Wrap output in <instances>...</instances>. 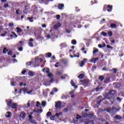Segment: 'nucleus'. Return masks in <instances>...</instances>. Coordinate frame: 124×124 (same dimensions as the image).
I'll list each match as a JSON object with an SVG mask.
<instances>
[{
    "mask_svg": "<svg viewBox=\"0 0 124 124\" xmlns=\"http://www.w3.org/2000/svg\"><path fill=\"white\" fill-rule=\"evenodd\" d=\"M101 34H102V35H103L104 36H107V33L104 32V31H102L101 32Z\"/></svg>",
    "mask_w": 124,
    "mask_h": 124,
    "instance_id": "nucleus-39",
    "label": "nucleus"
},
{
    "mask_svg": "<svg viewBox=\"0 0 124 124\" xmlns=\"http://www.w3.org/2000/svg\"><path fill=\"white\" fill-rule=\"evenodd\" d=\"M99 90H100V88H99V87H97V88H96V92H98Z\"/></svg>",
    "mask_w": 124,
    "mask_h": 124,
    "instance_id": "nucleus-62",
    "label": "nucleus"
},
{
    "mask_svg": "<svg viewBox=\"0 0 124 124\" xmlns=\"http://www.w3.org/2000/svg\"><path fill=\"white\" fill-rule=\"evenodd\" d=\"M8 55H9V56H11V55H12V51H9L8 52Z\"/></svg>",
    "mask_w": 124,
    "mask_h": 124,
    "instance_id": "nucleus-55",
    "label": "nucleus"
},
{
    "mask_svg": "<svg viewBox=\"0 0 124 124\" xmlns=\"http://www.w3.org/2000/svg\"><path fill=\"white\" fill-rule=\"evenodd\" d=\"M17 82L16 81H13V80L11 79V85L12 86H16Z\"/></svg>",
    "mask_w": 124,
    "mask_h": 124,
    "instance_id": "nucleus-19",
    "label": "nucleus"
},
{
    "mask_svg": "<svg viewBox=\"0 0 124 124\" xmlns=\"http://www.w3.org/2000/svg\"><path fill=\"white\" fill-rule=\"evenodd\" d=\"M99 79L100 80V81H103V80H104V77H103V76H101L99 78Z\"/></svg>",
    "mask_w": 124,
    "mask_h": 124,
    "instance_id": "nucleus-37",
    "label": "nucleus"
},
{
    "mask_svg": "<svg viewBox=\"0 0 124 124\" xmlns=\"http://www.w3.org/2000/svg\"><path fill=\"white\" fill-rule=\"evenodd\" d=\"M32 63H33L32 62H26V65H31Z\"/></svg>",
    "mask_w": 124,
    "mask_h": 124,
    "instance_id": "nucleus-46",
    "label": "nucleus"
},
{
    "mask_svg": "<svg viewBox=\"0 0 124 124\" xmlns=\"http://www.w3.org/2000/svg\"><path fill=\"white\" fill-rule=\"evenodd\" d=\"M61 98L62 99H67V95H65L63 94L62 96L61 97Z\"/></svg>",
    "mask_w": 124,
    "mask_h": 124,
    "instance_id": "nucleus-29",
    "label": "nucleus"
},
{
    "mask_svg": "<svg viewBox=\"0 0 124 124\" xmlns=\"http://www.w3.org/2000/svg\"><path fill=\"white\" fill-rule=\"evenodd\" d=\"M34 60L35 62H33V64H39L38 61L39 60V58L38 57H36Z\"/></svg>",
    "mask_w": 124,
    "mask_h": 124,
    "instance_id": "nucleus-10",
    "label": "nucleus"
},
{
    "mask_svg": "<svg viewBox=\"0 0 124 124\" xmlns=\"http://www.w3.org/2000/svg\"><path fill=\"white\" fill-rule=\"evenodd\" d=\"M106 111H107L108 113H109V114H110V113H116V111H115V107H113L111 108H108L106 109Z\"/></svg>",
    "mask_w": 124,
    "mask_h": 124,
    "instance_id": "nucleus-2",
    "label": "nucleus"
},
{
    "mask_svg": "<svg viewBox=\"0 0 124 124\" xmlns=\"http://www.w3.org/2000/svg\"><path fill=\"white\" fill-rule=\"evenodd\" d=\"M47 56L48 58H50L52 56V53L48 52L47 53Z\"/></svg>",
    "mask_w": 124,
    "mask_h": 124,
    "instance_id": "nucleus-48",
    "label": "nucleus"
},
{
    "mask_svg": "<svg viewBox=\"0 0 124 124\" xmlns=\"http://www.w3.org/2000/svg\"><path fill=\"white\" fill-rule=\"evenodd\" d=\"M78 78L79 79H83L84 78V74H81L78 76Z\"/></svg>",
    "mask_w": 124,
    "mask_h": 124,
    "instance_id": "nucleus-26",
    "label": "nucleus"
},
{
    "mask_svg": "<svg viewBox=\"0 0 124 124\" xmlns=\"http://www.w3.org/2000/svg\"><path fill=\"white\" fill-rule=\"evenodd\" d=\"M112 7H113V6H110V5H108V12H111V11H112Z\"/></svg>",
    "mask_w": 124,
    "mask_h": 124,
    "instance_id": "nucleus-24",
    "label": "nucleus"
},
{
    "mask_svg": "<svg viewBox=\"0 0 124 124\" xmlns=\"http://www.w3.org/2000/svg\"><path fill=\"white\" fill-rule=\"evenodd\" d=\"M25 10L23 11V13H25V14H27V11L28 9H30V7L29 6H25Z\"/></svg>",
    "mask_w": 124,
    "mask_h": 124,
    "instance_id": "nucleus-17",
    "label": "nucleus"
},
{
    "mask_svg": "<svg viewBox=\"0 0 124 124\" xmlns=\"http://www.w3.org/2000/svg\"><path fill=\"white\" fill-rule=\"evenodd\" d=\"M60 46H61L62 48H65V47H67V45L66 44L63 43L60 45Z\"/></svg>",
    "mask_w": 124,
    "mask_h": 124,
    "instance_id": "nucleus-22",
    "label": "nucleus"
},
{
    "mask_svg": "<svg viewBox=\"0 0 124 124\" xmlns=\"http://www.w3.org/2000/svg\"><path fill=\"white\" fill-rule=\"evenodd\" d=\"M6 52H8V50L6 48V47H4L3 50V53L6 54Z\"/></svg>",
    "mask_w": 124,
    "mask_h": 124,
    "instance_id": "nucleus-30",
    "label": "nucleus"
},
{
    "mask_svg": "<svg viewBox=\"0 0 124 124\" xmlns=\"http://www.w3.org/2000/svg\"><path fill=\"white\" fill-rule=\"evenodd\" d=\"M6 35V32H5L4 33H2L1 34V36H5Z\"/></svg>",
    "mask_w": 124,
    "mask_h": 124,
    "instance_id": "nucleus-63",
    "label": "nucleus"
},
{
    "mask_svg": "<svg viewBox=\"0 0 124 124\" xmlns=\"http://www.w3.org/2000/svg\"><path fill=\"white\" fill-rule=\"evenodd\" d=\"M62 112L56 113L55 114V117H56L57 118H59V117H60V116H62Z\"/></svg>",
    "mask_w": 124,
    "mask_h": 124,
    "instance_id": "nucleus-23",
    "label": "nucleus"
},
{
    "mask_svg": "<svg viewBox=\"0 0 124 124\" xmlns=\"http://www.w3.org/2000/svg\"><path fill=\"white\" fill-rule=\"evenodd\" d=\"M47 76L49 78H53V74H52L51 73H49L47 74Z\"/></svg>",
    "mask_w": 124,
    "mask_h": 124,
    "instance_id": "nucleus-31",
    "label": "nucleus"
},
{
    "mask_svg": "<svg viewBox=\"0 0 124 124\" xmlns=\"http://www.w3.org/2000/svg\"><path fill=\"white\" fill-rule=\"evenodd\" d=\"M116 93L117 92L115 90L110 91L108 93L107 99H109V100H114V97L116 96Z\"/></svg>",
    "mask_w": 124,
    "mask_h": 124,
    "instance_id": "nucleus-1",
    "label": "nucleus"
},
{
    "mask_svg": "<svg viewBox=\"0 0 124 124\" xmlns=\"http://www.w3.org/2000/svg\"><path fill=\"white\" fill-rule=\"evenodd\" d=\"M28 20H29L31 23H32L33 22V17H28Z\"/></svg>",
    "mask_w": 124,
    "mask_h": 124,
    "instance_id": "nucleus-32",
    "label": "nucleus"
},
{
    "mask_svg": "<svg viewBox=\"0 0 124 124\" xmlns=\"http://www.w3.org/2000/svg\"><path fill=\"white\" fill-rule=\"evenodd\" d=\"M27 116V114L26 113V112H25L24 111H23L22 112H21L19 117L20 118H21L22 119H23V120H24V119H25V118H26V116Z\"/></svg>",
    "mask_w": 124,
    "mask_h": 124,
    "instance_id": "nucleus-6",
    "label": "nucleus"
},
{
    "mask_svg": "<svg viewBox=\"0 0 124 124\" xmlns=\"http://www.w3.org/2000/svg\"><path fill=\"white\" fill-rule=\"evenodd\" d=\"M11 107L12 109H16V108H17V104L15 103H13Z\"/></svg>",
    "mask_w": 124,
    "mask_h": 124,
    "instance_id": "nucleus-13",
    "label": "nucleus"
},
{
    "mask_svg": "<svg viewBox=\"0 0 124 124\" xmlns=\"http://www.w3.org/2000/svg\"><path fill=\"white\" fill-rule=\"evenodd\" d=\"M85 124H94V122L93 121H85L84 122Z\"/></svg>",
    "mask_w": 124,
    "mask_h": 124,
    "instance_id": "nucleus-16",
    "label": "nucleus"
},
{
    "mask_svg": "<svg viewBox=\"0 0 124 124\" xmlns=\"http://www.w3.org/2000/svg\"><path fill=\"white\" fill-rule=\"evenodd\" d=\"M66 76H67V75L65 74L64 75L61 76V78L62 79H65V78H66Z\"/></svg>",
    "mask_w": 124,
    "mask_h": 124,
    "instance_id": "nucleus-40",
    "label": "nucleus"
},
{
    "mask_svg": "<svg viewBox=\"0 0 124 124\" xmlns=\"http://www.w3.org/2000/svg\"><path fill=\"white\" fill-rule=\"evenodd\" d=\"M18 51H19V52H22V51H23V47H20L18 49Z\"/></svg>",
    "mask_w": 124,
    "mask_h": 124,
    "instance_id": "nucleus-54",
    "label": "nucleus"
},
{
    "mask_svg": "<svg viewBox=\"0 0 124 124\" xmlns=\"http://www.w3.org/2000/svg\"><path fill=\"white\" fill-rule=\"evenodd\" d=\"M64 7V4H63V3H60L58 5V8H59V9H60V10H62Z\"/></svg>",
    "mask_w": 124,
    "mask_h": 124,
    "instance_id": "nucleus-7",
    "label": "nucleus"
},
{
    "mask_svg": "<svg viewBox=\"0 0 124 124\" xmlns=\"http://www.w3.org/2000/svg\"><path fill=\"white\" fill-rule=\"evenodd\" d=\"M56 18L58 20H60V19H61V16L60 15H57L56 16Z\"/></svg>",
    "mask_w": 124,
    "mask_h": 124,
    "instance_id": "nucleus-50",
    "label": "nucleus"
},
{
    "mask_svg": "<svg viewBox=\"0 0 124 124\" xmlns=\"http://www.w3.org/2000/svg\"><path fill=\"white\" fill-rule=\"evenodd\" d=\"M76 120L78 121L79 119H81V116H80L78 114L77 115V117L76 118Z\"/></svg>",
    "mask_w": 124,
    "mask_h": 124,
    "instance_id": "nucleus-42",
    "label": "nucleus"
},
{
    "mask_svg": "<svg viewBox=\"0 0 124 124\" xmlns=\"http://www.w3.org/2000/svg\"><path fill=\"white\" fill-rule=\"evenodd\" d=\"M29 120H32V116H31V115H30L29 116Z\"/></svg>",
    "mask_w": 124,
    "mask_h": 124,
    "instance_id": "nucleus-60",
    "label": "nucleus"
},
{
    "mask_svg": "<svg viewBox=\"0 0 124 124\" xmlns=\"http://www.w3.org/2000/svg\"><path fill=\"white\" fill-rule=\"evenodd\" d=\"M6 114H8V115H5V117H6V118H11V117L12 116V113L10 111L7 112Z\"/></svg>",
    "mask_w": 124,
    "mask_h": 124,
    "instance_id": "nucleus-9",
    "label": "nucleus"
},
{
    "mask_svg": "<svg viewBox=\"0 0 124 124\" xmlns=\"http://www.w3.org/2000/svg\"><path fill=\"white\" fill-rule=\"evenodd\" d=\"M52 91H54V93H57L58 90L57 88H54Z\"/></svg>",
    "mask_w": 124,
    "mask_h": 124,
    "instance_id": "nucleus-52",
    "label": "nucleus"
},
{
    "mask_svg": "<svg viewBox=\"0 0 124 124\" xmlns=\"http://www.w3.org/2000/svg\"><path fill=\"white\" fill-rule=\"evenodd\" d=\"M28 44L30 47H33V44L32 43V42H29Z\"/></svg>",
    "mask_w": 124,
    "mask_h": 124,
    "instance_id": "nucleus-36",
    "label": "nucleus"
},
{
    "mask_svg": "<svg viewBox=\"0 0 124 124\" xmlns=\"http://www.w3.org/2000/svg\"><path fill=\"white\" fill-rule=\"evenodd\" d=\"M58 64H60V62H57L56 63V64H55V67H59Z\"/></svg>",
    "mask_w": 124,
    "mask_h": 124,
    "instance_id": "nucleus-51",
    "label": "nucleus"
},
{
    "mask_svg": "<svg viewBox=\"0 0 124 124\" xmlns=\"http://www.w3.org/2000/svg\"><path fill=\"white\" fill-rule=\"evenodd\" d=\"M71 85L73 86L75 85V84L74 83V81H73V80H71Z\"/></svg>",
    "mask_w": 124,
    "mask_h": 124,
    "instance_id": "nucleus-57",
    "label": "nucleus"
},
{
    "mask_svg": "<svg viewBox=\"0 0 124 124\" xmlns=\"http://www.w3.org/2000/svg\"><path fill=\"white\" fill-rule=\"evenodd\" d=\"M12 33L14 34L16 37H18V35H17V34H16L15 32H12Z\"/></svg>",
    "mask_w": 124,
    "mask_h": 124,
    "instance_id": "nucleus-58",
    "label": "nucleus"
},
{
    "mask_svg": "<svg viewBox=\"0 0 124 124\" xmlns=\"http://www.w3.org/2000/svg\"><path fill=\"white\" fill-rule=\"evenodd\" d=\"M17 47H21V46H23V41H20L19 42L18 44H16Z\"/></svg>",
    "mask_w": 124,
    "mask_h": 124,
    "instance_id": "nucleus-20",
    "label": "nucleus"
},
{
    "mask_svg": "<svg viewBox=\"0 0 124 124\" xmlns=\"http://www.w3.org/2000/svg\"><path fill=\"white\" fill-rule=\"evenodd\" d=\"M111 28H112V29H114V28H117V25L115 23H112L110 25Z\"/></svg>",
    "mask_w": 124,
    "mask_h": 124,
    "instance_id": "nucleus-27",
    "label": "nucleus"
},
{
    "mask_svg": "<svg viewBox=\"0 0 124 124\" xmlns=\"http://www.w3.org/2000/svg\"><path fill=\"white\" fill-rule=\"evenodd\" d=\"M26 72H27V71H26V70H24L21 72V73H22V74L24 75L25 73H26Z\"/></svg>",
    "mask_w": 124,
    "mask_h": 124,
    "instance_id": "nucleus-59",
    "label": "nucleus"
},
{
    "mask_svg": "<svg viewBox=\"0 0 124 124\" xmlns=\"http://www.w3.org/2000/svg\"><path fill=\"white\" fill-rule=\"evenodd\" d=\"M51 115H52V113H51V112H48L46 113L47 117H50V116H51Z\"/></svg>",
    "mask_w": 124,
    "mask_h": 124,
    "instance_id": "nucleus-44",
    "label": "nucleus"
},
{
    "mask_svg": "<svg viewBox=\"0 0 124 124\" xmlns=\"http://www.w3.org/2000/svg\"><path fill=\"white\" fill-rule=\"evenodd\" d=\"M123 117L121 115H117L114 117L115 120H122Z\"/></svg>",
    "mask_w": 124,
    "mask_h": 124,
    "instance_id": "nucleus-14",
    "label": "nucleus"
},
{
    "mask_svg": "<svg viewBox=\"0 0 124 124\" xmlns=\"http://www.w3.org/2000/svg\"><path fill=\"white\" fill-rule=\"evenodd\" d=\"M6 102H7V105L9 107H11L13 102H12V100H6Z\"/></svg>",
    "mask_w": 124,
    "mask_h": 124,
    "instance_id": "nucleus-4",
    "label": "nucleus"
},
{
    "mask_svg": "<svg viewBox=\"0 0 124 124\" xmlns=\"http://www.w3.org/2000/svg\"><path fill=\"white\" fill-rule=\"evenodd\" d=\"M121 109V107H118V108H116V107H115V112L116 113V112H118V111H119Z\"/></svg>",
    "mask_w": 124,
    "mask_h": 124,
    "instance_id": "nucleus-28",
    "label": "nucleus"
},
{
    "mask_svg": "<svg viewBox=\"0 0 124 124\" xmlns=\"http://www.w3.org/2000/svg\"><path fill=\"white\" fill-rule=\"evenodd\" d=\"M71 43L73 45H76V44H77V42L76 41V40H73L71 41Z\"/></svg>",
    "mask_w": 124,
    "mask_h": 124,
    "instance_id": "nucleus-25",
    "label": "nucleus"
},
{
    "mask_svg": "<svg viewBox=\"0 0 124 124\" xmlns=\"http://www.w3.org/2000/svg\"><path fill=\"white\" fill-rule=\"evenodd\" d=\"M13 26H14V24H13L12 23H10L9 24V27H10V28H12V27H13Z\"/></svg>",
    "mask_w": 124,
    "mask_h": 124,
    "instance_id": "nucleus-47",
    "label": "nucleus"
},
{
    "mask_svg": "<svg viewBox=\"0 0 124 124\" xmlns=\"http://www.w3.org/2000/svg\"><path fill=\"white\" fill-rule=\"evenodd\" d=\"M108 34L109 36H112L113 35V33L111 31H109L108 32Z\"/></svg>",
    "mask_w": 124,
    "mask_h": 124,
    "instance_id": "nucleus-38",
    "label": "nucleus"
},
{
    "mask_svg": "<svg viewBox=\"0 0 124 124\" xmlns=\"http://www.w3.org/2000/svg\"><path fill=\"white\" fill-rule=\"evenodd\" d=\"M62 72L61 71H58L57 72V75L60 76V75H62Z\"/></svg>",
    "mask_w": 124,
    "mask_h": 124,
    "instance_id": "nucleus-33",
    "label": "nucleus"
},
{
    "mask_svg": "<svg viewBox=\"0 0 124 124\" xmlns=\"http://www.w3.org/2000/svg\"><path fill=\"white\" fill-rule=\"evenodd\" d=\"M112 71H113V73H117L118 70L116 69L115 68H112Z\"/></svg>",
    "mask_w": 124,
    "mask_h": 124,
    "instance_id": "nucleus-41",
    "label": "nucleus"
},
{
    "mask_svg": "<svg viewBox=\"0 0 124 124\" xmlns=\"http://www.w3.org/2000/svg\"><path fill=\"white\" fill-rule=\"evenodd\" d=\"M61 27H62V24L58 22L54 26V30H58V29H59V28H61Z\"/></svg>",
    "mask_w": 124,
    "mask_h": 124,
    "instance_id": "nucleus-5",
    "label": "nucleus"
},
{
    "mask_svg": "<svg viewBox=\"0 0 124 124\" xmlns=\"http://www.w3.org/2000/svg\"><path fill=\"white\" fill-rule=\"evenodd\" d=\"M62 107V102L60 101H58L56 102H55V107L56 108V109H59V108H61Z\"/></svg>",
    "mask_w": 124,
    "mask_h": 124,
    "instance_id": "nucleus-3",
    "label": "nucleus"
},
{
    "mask_svg": "<svg viewBox=\"0 0 124 124\" xmlns=\"http://www.w3.org/2000/svg\"><path fill=\"white\" fill-rule=\"evenodd\" d=\"M56 117L55 115H54L53 116H51L50 117V120H51L52 121H55V117Z\"/></svg>",
    "mask_w": 124,
    "mask_h": 124,
    "instance_id": "nucleus-45",
    "label": "nucleus"
},
{
    "mask_svg": "<svg viewBox=\"0 0 124 124\" xmlns=\"http://www.w3.org/2000/svg\"><path fill=\"white\" fill-rule=\"evenodd\" d=\"M97 61H98V58H93L91 60L90 62H93V63H95Z\"/></svg>",
    "mask_w": 124,
    "mask_h": 124,
    "instance_id": "nucleus-11",
    "label": "nucleus"
},
{
    "mask_svg": "<svg viewBox=\"0 0 124 124\" xmlns=\"http://www.w3.org/2000/svg\"><path fill=\"white\" fill-rule=\"evenodd\" d=\"M87 62V59H84L83 60V61H82L79 64L80 66L81 67H83V66H84V65H85V62Z\"/></svg>",
    "mask_w": 124,
    "mask_h": 124,
    "instance_id": "nucleus-8",
    "label": "nucleus"
},
{
    "mask_svg": "<svg viewBox=\"0 0 124 124\" xmlns=\"http://www.w3.org/2000/svg\"><path fill=\"white\" fill-rule=\"evenodd\" d=\"M41 105V104H40V103L39 101H37L36 102V107H40V106Z\"/></svg>",
    "mask_w": 124,
    "mask_h": 124,
    "instance_id": "nucleus-35",
    "label": "nucleus"
},
{
    "mask_svg": "<svg viewBox=\"0 0 124 124\" xmlns=\"http://www.w3.org/2000/svg\"><path fill=\"white\" fill-rule=\"evenodd\" d=\"M9 5L8 3H5L4 5V7H5V8H6V7H8Z\"/></svg>",
    "mask_w": 124,
    "mask_h": 124,
    "instance_id": "nucleus-53",
    "label": "nucleus"
},
{
    "mask_svg": "<svg viewBox=\"0 0 124 124\" xmlns=\"http://www.w3.org/2000/svg\"><path fill=\"white\" fill-rule=\"evenodd\" d=\"M46 101H42V106H43V107H45V106H46Z\"/></svg>",
    "mask_w": 124,
    "mask_h": 124,
    "instance_id": "nucleus-34",
    "label": "nucleus"
},
{
    "mask_svg": "<svg viewBox=\"0 0 124 124\" xmlns=\"http://www.w3.org/2000/svg\"><path fill=\"white\" fill-rule=\"evenodd\" d=\"M28 75L29 76H31L33 77V76H34V73L31 71H30L29 72Z\"/></svg>",
    "mask_w": 124,
    "mask_h": 124,
    "instance_id": "nucleus-21",
    "label": "nucleus"
},
{
    "mask_svg": "<svg viewBox=\"0 0 124 124\" xmlns=\"http://www.w3.org/2000/svg\"><path fill=\"white\" fill-rule=\"evenodd\" d=\"M34 105V101H32L31 102V106H33Z\"/></svg>",
    "mask_w": 124,
    "mask_h": 124,
    "instance_id": "nucleus-61",
    "label": "nucleus"
},
{
    "mask_svg": "<svg viewBox=\"0 0 124 124\" xmlns=\"http://www.w3.org/2000/svg\"><path fill=\"white\" fill-rule=\"evenodd\" d=\"M103 100H104V99H102L100 101H98L97 102V103L98 104V105H100V103H101V102H102V101H103Z\"/></svg>",
    "mask_w": 124,
    "mask_h": 124,
    "instance_id": "nucleus-43",
    "label": "nucleus"
},
{
    "mask_svg": "<svg viewBox=\"0 0 124 124\" xmlns=\"http://www.w3.org/2000/svg\"><path fill=\"white\" fill-rule=\"evenodd\" d=\"M16 30H17V34H18V35H19L20 33H21V32H22V31H23V30H22L21 29V28H19V27H17V28H16Z\"/></svg>",
    "mask_w": 124,
    "mask_h": 124,
    "instance_id": "nucleus-12",
    "label": "nucleus"
},
{
    "mask_svg": "<svg viewBox=\"0 0 124 124\" xmlns=\"http://www.w3.org/2000/svg\"><path fill=\"white\" fill-rule=\"evenodd\" d=\"M61 62L64 64H66L68 62V60H67V59H63L61 61Z\"/></svg>",
    "mask_w": 124,
    "mask_h": 124,
    "instance_id": "nucleus-15",
    "label": "nucleus"
},
{
    "mask_svg": "<svg viewBox=\"0 0 124 124\" xmlns=\"http://www.w3.org/2000/svg\"><path fill=\"white\" fill-rule=\"evenodd\" d=\"M98 52V50L97 49H95L93 51V54H95V53H97Z\"/></svg>",
    "mask_w": 124,
    "mask_h": 124,
    "instance_id": "nucleus-49",
    "label": "nucleus"
},
{
    "mask_svg": "<svg viewBox=\"0 0 124 124\" xmlns=\"http://www.w3.org/2000/svg\"><path fill=\"white\" fill-rule=\"evenodd\" d=\"M63 112H67V111H68V109L66 108H64L63 110Z\"/></svg>",
    "mask_w": 124,
    "mask_h": 124,
    "instance_id": "nucleus-64",
    "label": "nucleus"
},
{
    "mask_svg": "<svg viewBox=\"0 0 124 124\" xmlns=\"http://www.w3.org/2000/svg\"><path fill=\"white\" fill-rule=\"evenodd\" d=\"M117 100H118L119 102H121L122 101V99L120 98V97H118L117 98Z\"/></svg>",
    "mask_w": 124,
    "mask_h": 124,
    "instance_id": "nucleus-56",
    "label": "nucleus"
},
{
    "mask_svg": "<svg viewBox=\"0 0 124 124\" xmlns=\"http://www.w3.org/2000/svg\"><path fill=\"white\" fill-rule=\"evenodd\" d=\"M21 13H22V11H20L19 9L16 11V15H21Z\"/></svg>",
    "mask_w": 124,
    "mask_h": 124,
    "instance_id": "nucleus-18",
    "label": "nucleus"
}]
</instances>
